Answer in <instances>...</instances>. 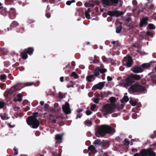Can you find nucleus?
I'll list each match as a JSON object with an SVG mask.
<instances>
[{
    "label": "nucleus",
    "instance_id": "48",
    "mask_svg": "<svg viewBox=\"0 0 156 156\" xmlns=\"http://www.w3.org/2000/svg\"><path fill=\"white\" fill-rule=\"evenodd\" d=\"M13 150L14 151V153L13 155H17L18 154V151L17 149H16L15 147L13 149Z\"/></svg>",
    "mask_w": 156,
    "mask_h": 156
},
{
    "label": "nucleus",
    "instance_id": "57",
    "mask_svg": "<svg viewBox=\"0 0 156 156\" xmlns=\"http://www.w3.org/2000/svg\"><path fill=\"white\" fill-rule=\"evenodd\" d=\"M82 114H80V113H78L77 114V116L76 118V119H77L78 118H80L82 116Z\"/></svg>",
    "mask_w": 156,
    "mask_h": 156
},
{
    "label": "nucleus",
    "instance_id": "24",
    "mask_svg": "<svg viewBox=\"0 0 156 156\" xmlns=\"http://www.w3.org/2000/svg\"><path fill=\"white\" fill-rule=\"evenodd\" d=\"M131 77L133 79V80L134 79L136 80H139L141 78L140 75L136 74H132L131 75Z\"/></svg>",
    "mask_w": 156,
    "mask_h": 156
},
{
    "label": "nucleus",
    "instance_id": "30",
    "mask_svg": "<svg viewBox=\"0 0 156 156\" xmlns=\"http://www.w3.org/2000/svg\"><path fill=\"white\" fill-rule=\"evenodd\" d=\"M150 77L152 80H154L156 78V74L154 73H152L150 74Z\"/></svg>",
    "mask_w": 156,
    "mask_h": 156
},
{
    "label": "nucleus",
    "instance_id": "53",
    "mask_svg": "<svg viewBox=\"0 0 156 156\" xmlns=\"http://www.w3.org/2000/svg\"><path fill=\"white\" fill-rule=\"evenodd\" d=\"M59 98L62 99L63 98L64 95L61 92H59Z\"/></svg>",
    "mask_w": 156,
    "mask_h": 156
},
{
    "label": "nucleus",
    "instance_id": "61",
    "mask_svg": "<svg viewBox=\"0 0 156 156\" xmlns=\"http://www.w3.org/2000/svg\"><path fill=\"white\" fill-rule=\"evenodd\" d=\"M107 79L108 81H111L112 79V78L109 76H108Z\"/></svg>",
    "mask_w": 156,
    "mask_h": 156
},
{
    "label": "nucleus",
    "instance_id": "50",
    "mask_svg": "<svg viewBox=\"0 0 156 156\" xmlns=\"http://www.w3.org/2000/svg\"><path fill=\"white\" fill-rule=\"evenodd\" d=\"M96 107V105L95 104L92 105L90 109L92 111H94Z\"/></svg>",
    "mask_w": 156,
    "mask_h": 156
},
{
    "label": "nucleus",
    "instance_id": "41",
    "mask_svg": "<svg viewBox=\"0 0 156 156\" xmlns=\"http://www.w3.org/2000/svg\"><path fill=\"white\" fill-rule=\"evenodd\" d=\"M6 76L5 74H1L0 76V79L1 80H5L6 78Z\"/></svg>",
    "mask_w": 156,
    "mask_h": 156
},
{
    "label": "nucleus",
    "instance_id": "37",
    "mask_svg": "<svg viewBox=\"0 0 156 156\" xmlns=\"http://www.w3.org/2000/svg\"><path fill=\"white\" fill-rule=\"evenodd\" d=\"M71 76H73L75 79L78 78V76L75 72H73L71 74Z\"/></svg>",
    "mask_w": 156,
    "mask_h": 156
},
{
    "label": "nucleus",
    "instance_id": "11",
    "mask_svg": "<svg viewBox=\"0 0 156 156\" xmlns=\"http://www.w3.org/2000/svg\"><path fill=\"white\" fill-rule=\"evenodd\" d=\"M93 144L96 147L98 146H101L104 147L105 145V143L103 141H101L99 140H97L94 141Z\"/></svg>",
    "mask_w": 156,
    "mask_h": 156
},
{
    "label": "nucleus",
    "instance_id": "14",
    "mask_svg": "<svg viewBox=\"0 0 156 156\" xmlns=\"http://www.w3.org/2000/svg\"><path fill=\"white\" fill-rule=\"evenodd\" d=\"M96 77H94L93 74H91L87 76L86 77V80L87 81L89 82H90L94 80Z\"/></svg>",
    "mask_w": 156,
    "mask_h": 156
},
{
    "label": "nucleus",
    "instance_id": "63",
    "mask_svg": "<svg viewBox=\"0 0 156 156\" xmlns=\"http://www.w3.org/2000/svg\"><path fill=\"white\" fill-rule=\"evenodd\" d=\"M4 63V65L5 67H7L9 66V64L8 63V62H5Z\"/></svg>",
    "mask_w": 156,
    "mask_h": 156
},
{
    "label": "nucleus",
    "instance_id": "21",
    "mask_svg": "<svg viewBox=\"0 0 156 156\" xmlns=\"http://www.w3.org/2000/svg\"><path fill=\"white\" fill-rule=\"evenodd\" d=\"M0 116L2 119L3 120H6L9 118V117L8 116V115L6 113L1 114Z\"/></svg>",
    "mask_w": 156,
    "mask_h": 156
},
{
    "label": "nucleus",
    "instance_id": "10",
    "mask_svg": "<svg viewBox=\"0 0 156 156\" xmlns=\"http://www.w3.org/2000/svg\"><path fill=\"white\" fill-rule=\"evenodd\" d=\"M131 70L135 73H140L144 71L143 69L141 66H135L131 68Z\"/></svg>",
    "mask_w": 156,
    "mask_h": 156
},
{
    "label": "nucleus",
    "instance_id": "38",
    "mask_svg": "<svg viewBox=\"0 0 156 156\" xmlns=\"http://www.w3.org/2000/svg\"><path fill=\"white\" fill-rule=\"evenodd\" d=\"M129 103L133 106H135L137 104V102L136 101H134L132 100H130L129 101Z\"/></svg>",
    "mask_w": 156,
    "mask_h": 156
},
{
    "label": "nucleus",
    "instance_id": "23",
    "mask_svg": "<svg viewBox=\"0 0 156 156\" xmlns=\"http://www.w3.org/2000/svg\"><path fill=\"white\" fill-rule=\"evenodd\" d=\"M151 66V64L149 63H144L141 66L143 69L144 70V69H147Z\"/></svg>",
    "mask_w": 156,
    "mask_h": 156
},
{
    "label": "nucleus",
    "instance_id": "64",
    "mask_svg": "<svg viewBox=\"0 0 156 156\" xmlns=\"http://www.w3.org/2000/svg\"><path fill=\"white\" fill-rule=\"evenodd\" d=\"M152 17H153V18L155 20H156V13H154V14L152 16Z\"/></svg>",
    "mask_w": 156,
    "mask_h": 156
},
{
    "label": "nucleus",
    "instance_id": "60",
    "mask_svg": "<svg viewBox=\"0 0 156 156\" xmlns=\"http://www.w3.org/2000/svg\"><path fill=\"white\" fill-rule=\"evenodd\" d=\"M82 5V2H77V3H76V5L77 6H81Z\"/></svg>",
    "mask_w": 156,
    "mask_h": 156
},
{
    "label": "nucleus",
    "instance_id": "2",
    "mask_svg": "<svg viewBox=\"0 0 156 156\" xmlns=\"http://www.w3.org/2000/svg\"><path fill=\"white\" fill-rule=\"evenodd\" d=\"M115 132V129L111 127L108 125H103L100 126L96 132V136L103 137L106 134H111Z\"/></svg>",
    "mask_w": 156,
    "mask_h": 156
},
{
    "label": "nucleus",
    "instance_id": "42",
    "mask_svg": "<svg viewBox=\"0 0 156 156\" xmlns=\"http://www.w3.org/2000/svg\"><path fill=\"white\" fill-rule=\"evenodd\" d=\"M5 105V103L2 101H0V109L2 108H4Z\"/></svg>",
    "mask_w": 156,
    "mask_h": 156
},
{
    "label": "nucleus",
    "instance_id": "17",
    "mask_svg": "<svg viewBox=\"0 0 156 156\" xmlns=\"http://www.w3.org/2000/svg\"><path fill=\"white\" fill-rule=\"evenodd\" d=\"M29 55H32L34 51V49L32 47H29L24 49Z\"/></svg>",
    "mask_w": 156,
    "mask_h": 156
},
{
    "label": "nucleus",
    "instance_id": "28",
    "mask_svg": "<svg viewBox=\"0 0 156 156\" xmlns=\"http://www.w3.org/2000/svg\"><path fill=\"white\" fill-rule=\"evenodd\" d=\"M98 89L101 90L104 87V83L103 82H99L97 84Z\"/></svg>",
    "mask_w": 156,
    "mask_h": 156
},
{
    "label": "nucleus",
    "instance_id": "9",
    "mask_svg": "<svg viewBox=\"0 0 156 156\" xmlns=\"http://www.w3.org/2000/svg\"><path fill=\"white\" fill-rule=\"evenodd\" d=\"M62 108L63 112L66 114H70L71 112L69 105L68 102H66L65 105H62Z\"/></svg>",
    "mask_w": 156,
    "mask_h": 156
},
{
    "label": "nucleus",
    "instance_id": "29",
    "mask_svg": "<svg viewBox=\"0 0 156 156\" xmlns=\"http://www.w3.org/2000/svg\"><path fill=\"white\" fill-rule=\"evenodd\" d=\"M50 151L51 153H52V156H60V155H58V152H55L53 150V148H50Z\"/></svg>",
    "mask_w": 156,
    "mask_h": 156
},
{
    "label": "nucleus",
    "instance_id": "16",
    "mask_svg": "<svg viewBox=\"0 0 156 156\" xmlns=\"http://www.w3.org/2000/svg\"><path fill=\"white\" fill-rule=\"evenodd\" d=\"M88 150L91 152L93 154H95L97 152V151L94 147L93 145H90L88 147Z\"/></svg>",
    "mask_w": 156,
    "mask_h": 156
},
{
    "label": "nucleus",
    "instance_id": "26",
    "mask_svg": "<svg viewBox=\"0 0 156 156\" xmlns=\"http://www.w3.org/2000/svg\"><path fill=\"white\" fill-rule=\"evenodd\" d=\"M84 124L86 126H89L92 124V122L89 120H86L84 122Z\"/></svg>",
    "mask_w": 156,
    "mask_h": 156
},
{
    "label": "nucleus",
    "instance_id": "19",
    "mask_svg": "<svg viewBox=\"0 0 156 156\" xmlns=\"http://www.w3.org/2000/svg\"><path fill=\"white\" fill-rule=\"evenodd\" d=\"M102 3L106 6H112V4L110 3V0H101Z\"/></svg>",
    "mask_w": 156,
    "mask_h": 156
},
{
    "label": "nucleus",
    "instance_id": "56",
    "mask_svg": "<svg viewBox=\"0 0 156 156\" xmlns=\"http://www.w3.org/2000/svg\"><path fill=\"white\" fill-rule=\"evenodd\" d=\"M45 16L48 18H50L51 16L50 14L49 13H48V12H46L45 14Z\"/></svg>",
    "mask_w": 156,
    "mask_h": 156
},
{
    "label": "nucleus",
    "instance_id": "39",
    "mask_svg": "<svg viewBox=\"0 0 156 156\" xmlns=\"http://www.w3.org/2000/svg\"><path fill=\"white\" fill-rule=\"evenodd\" d=\"M99 153L100 155H102V156H109L107 152H104L103 154V151L102 150H101V152H99Z\"/></svg>",
    "mask_w": 156,
    "mask_h": 156
},
{
    "label": "nucleus",
    "instance_id": "47",
    "mask_svg": "<svg viewBox=\"0 0 156 156\" xmlns=\"http://www.w3.org/2000/svg\"><path fill=\"white\" fill-rule=\"evenodd\" d=\"M100 72L101 73H105L107 71V70L105 69H101L100 67Z\"/></svg>",
    "mask_w": 156,
    "mask_h": 156
},
{
    "label": "nucleus",
    "instance_id": "8",
    "mask_svg": "<svg viewBox=\"0 0 156 156\" xmlns=\"http://www.w3.org/2000/svg\"><path fill=\"white\" fill-rule=\"evenodd\" d=\"M124 12L122 11H119L118 10H113L108 11L107 14L111 17L115 16L118 17L123 15Z\"/></svg>",
    "mask_w": 156,
    "mask_h": 156
},
{
    "label": "nucleus",
    "instance_id": "52",
    "mask_svg": "<svg viewBox=\"0 0 156 156\" xmlns=\"http://www.w3.org/2000/svg\"><path fill=\"white\" fill-rule=\"evenodd\" d=\"M149 9L152 10L155 9V8L154 5L153 4H151L149 8Z\"/></svg>",
    "mask_w": 156,
    "mask_h": 156
},
{
    "label": "nucleus",
    "instance_id": "27",
    "mask_svg": "<svg viewBox=\"0 0 156 156\" xmlns=\"http://www.w3.org/2000/svg\"><path fill=\"white\" fill-rule=\"evenodd\" d=\"M19 25V23L16 21H13L11 23L10 27H16V26Z\"/></svg>",
    "mask_w": 156,
    "mask_h": 156
},
{
    "label": "nucleus",
    "instance_id": "15",
    "mask_svg": "<svg viewBox=\"0 0 156 156\" xmlns=\"http://www.w3.org/2000/svg\"><path fill=\"white\" fill-rule=\"evenodd\" d=\"M148 149H142L140 152V156H148Z\"/></svg>",
    "mask_w": 156,
    "mask_h": 156
},
{
    "label": "nucleus",
    "instance_id": "54",
    "mask_svg": "<svg viewBox=\"0 0 156 156\" xmlns=\"http://www.w3.org/2000/svg\"><path fill=\"white\" fill-rule=\"evenodd\" d=\"M110 100L111 102H114L115 100V98L113 97H111L110 98Z\"/></svg>",
    "mask_w": 156,
    "mask_h": 156
},
{
    "label": "nucleus",
    "instance_id": "45",
    "mask_svg": "<svg viewBox=\"0 0 156 156\" xmlns=\"http://www.w3.org/2000/svg\"><path fill=\"white\" fill-rule=\"evenodd\" d=\"M16 69H19L20 71H23L25 70V68L23 66H22L21 67H17L16 68Z\"/></svg>",
    "mask_w": 156,
    "mask_h": 156
},
{
    "label": "nucleus",
    "instance_id": "40",
    "mask_svg": "<svg viewBox=\"0 0 156 156\" xmlns=\"http://www.w3.org/2000/svg\"><path fill=\"white\" fill-rule=\"evenodd\" d=\"M125 145L128 146L129 144V142L127 139H125L123 142Z\"/></svg>",
    "mask_w": 156,
    "mask_h": 156
},
{
    "label": "nucleus",
    "instance_id": "6",
    "mask_svg": "<svg viewBox=\"0 0 156 156\" xmlns=\"http://www.w3.org/2000/svg\"><path fill=\"white\" fill-rule=\"evenodd\" d=\"M133 63V60L131 56L128 55L124 58L122 62L123 66L127 67H130L132 66Z\"/></svg>",
    "mask_w": 156,
    "mask_h": 156
},
{
    "label": "nucleus",
    "instance_id": "7",
    "mask_svg": "<svg viewBox=\"0 0 156 156\" xmlns=\"http://www.w3.org/2000/svg\"><path fill=\"white\" fill-rule=\"evenodd\" d=\"M113 108L110 106L108 104L105 105L103 107L101 111L103 115H106L114 112Z\"/></svg>",
    "mask_w": 156,
    "mask_h": 156
},
{
    "label": "nucleus",
    "instance_id": "51",
    "mask_svg": "<svg viewBox=\"0 0 156 156\" xmlns=\"http://www.w3.org/2000/svg\"><path fill=\"white\" fill-rule=\"evenodd\" d=\"M146 35L148 36L152 37L153 36V34L152 33L150 32L149 31L147 32Z\"/></svg>",
    "mask_w": 156,
    "mask_h": 156
},
{
    "label": "nucleus",
    "instance_id": "49",
    "mask_svg": "<svg viewBox=\"0 0 156 156\" xmlns=\"http://www.w3.org/2000/svg\"><path fill=\"white\" fill-rule=\"evenodd\" d=\"M98 89V85L96 84L93 86L92 88V90H95L97 89Z\"/></svg>",
    "mask_w": 156,
    "mask_h": 156
},
{
    "label": "nucleus",
    "instance_id": "32",
    "mask_svg": "<svg viewBox=\"0 0 156 156\" xmlns=\"http://www.w3.org/2000/svg\"><path fill=\"white\" fill-rule=\"evenodd\" d=\"M55 139L58 140H61L62 139V136L59 134H57L55 135Z\"/></svg>",
    "mask_w": 156,
    "mask_h": 156
},
{
    "label": "nucleus",
    "instance_id": "36",
    "mask_svg": "<svg viewBox=\"0 0 156 156\" xmlns=\"http://www.w3.org/2000/svg\"><path fill=\"white\" fill-rule=\"evenodd\" d=\"M147 27H148L149 28L150 30L154 29L155 28V26L152 23L149 24Z\"/></svg>",
    "mask_w": 156,
    "mask_h": 156
},
{
    "label": "nucleus",
    "instance_id": "59",
    "mask_svg": "<svg viewBox=\"0 0 156 156\" xmlns=\"http://www.w3.org/2000/svg\"><path fill=\"white\" fill-rule=\"evenodd\" d=\"M132 3L134 5H136L137 4V2L136 0H133L132 1Z\"/></svg>",
    "mask_w": 156,
    "mask_h": 156
},
{
    "label": "nucleus",
    "instance_id": "25",
    "mask_svg": "<svg viewBox=\"0 0 156 156\" xmlns=\"http://www.w3.org/2000/svg\"><path fill=\"white\" fill-rule=\"evenodd\" d=\"M129 100V98L128 96H124L122 99L121 100V102L122 103H124V102H127Z\"/></svg>",
    "mask_w": 156,
    "mask_h": 156
},
{
    "label": "nucleus",
    "instance_id": "4",
    "mask_svg": "<svg viewBox=\"0 0 156 156\" xmlns=\"http://www.w3.org/2000/svg\"><path fill=\"white\" fill-rule=\"evenodd\" d=\"M10 10L8 11L7 9L2 6L0 7V14L4 16H6L8 15L11 19H15L16 16V11L15 9L13 8H11Z\"/></svg>",
    "mask_w": 156,
    "mask_h": 156
},
{
    "label": "nucleus",
    "instance_id": "58",
    "mask_svg": "<svg viewBox=\"0 0 156 156\" xmlns=\"http://www.w3.org/2000/svg\"><path fill=\"white\" fill-rule=\"evenodd\" d=\"M50 10V7H49V5H48L47 7V8L46 10V12H48Z\"/></svg>",
    "mask_w": 156,
    "mask_h": 156
},
{
    "label": "nucleus",
    "instance_id": "44",
    "mask_svg": "<svg viewBox=\"0 0 156 156\" xmlns=\"http://www.w3.org/2000/svg\"><path fill=\"white\" fill-rule=\"evenodd\" d=\"M89 13V12H85V15L87 19H90V16Z\"/></svg>",
    "mask_w": 156,
    "mask_h": 156
},
{
    "label": "nucleus",
    "instance_id": "33",
    "mask_svg": "<svg viewBox=\"0 0 156 156\" xmlns=\"http://www.w3.org/2000/svg\"><path fill=\"white\" fill-rule=\"evenodd\" d=\"M110 1L112 6H115L119 2L118 0H110Z\"/></svg>",
    "mask_w": 156,
    "mask_h": 156
},
{
    "label": "nucleus",
    "instance_id": "5",
    "mask_svg": "<svg viewBox=\"0 0 156 156\" xmlns=\"http://www.w3.org/2000/svg\"><path fill=\"white\" fill-rule=\"evenodd\" d=\"M33 83L32 82L27 83H18L16 85L12 87L11 90H12L14 88L13 91H15L19 90L24 87L25 86H30L33 84Z\"/></svg>",
    "mask_w": 156,
    "mask_h": 156
},
{
    "label": "nucleus",
    "instance_id": "18",
    "mask_svg": "<svg viewBox=\"0 0 156 156\" xmlns=\"http://www.w3.org/2000/svg\"><path fill=\"white\" fill-rule=\"evenodd\" d=\"M148 156H156V153L153 151L151 148H148Z\"/></svg>",
    "mask_w": 156,
    "mask_h": 156
},
{
    "label": "nucleus",
    "instance_id": "46",
    "mask_svg": "<svg viewBox=\"0 0 156 156\" xmlns=\"http://www.w3.org/2000/svg\"><path fill=\"white\" fill-rule=\"evenodd\" d=\"M75 2V0L68 1L66 2V4L68 5H70L72 3Z\"/></svg>",
    "mask_w": 156,
    "mask_h": 156
},
{
    "label": "nucleus",
    "instance_id": "3",
    "mask_svg": "<svg viewBox=\"0 0 156 156\" xmlns=\"http://www.w3.org/2000/svg\"><path fill=\"white\" fill-rule=\"evenodd\" d=\"M38 114V112L33 113L32 116H29L27 119L26 121L27 124L29 126H32L33 128H37L40 124L39 121L36 118Z\"/></svg>",
    "mask_w": 156,
    "mask_h": 156
},
{
    "label": "nucleus",
    "instance_id": "12",
    "mask_svg": "<svg viewBox=\"0 0 156 156\" xmlns=\"http://www.w3.org/2000/svg\"><path fill=\"white\" fill-rule=\"evenodd\" d=\"M148 20V18L146 17L143 18L142 20L140 21L139 24L140 26L141 27H143L144 26H146L147 24V21Z\"/></svg>",
    "mask_w": 156,
    "mask_h": 156
},
{
    "label": "nucleus",
    "instance_id": "13",
    "mask_svg": "<svg viewBox=\"0 0 156 156\" xmlns=\"http://www.w3.org/2000/svg\"><path fill=\"white\" fill-rule=\"evenodd\" d=\"M100 67H97L94 71V77H96L100 75Z\"/></svg>",
    "mask_w": 156,
    "mask_h": 156
},
{
    "label": "nucleus",
    "instance_id": "55",
    "mask_svg": "<svg viewBox=\"0 0 156 156\" xmlns=\"http://www.w3.org/2000/svg\"><path fill=\"white\" fill-rule=\"evenodd\" d=\"M92 113V112L90 110H87L86 112V114L87 115H90Z\"/></svg>",
    "mask_w": 156,
    "mask_h": 156
},
{
    "label": "nucleus",
    "instance_id": "62",
    "mask_svg": "<svg viewBox=\"0 0 156 156\" xmlns=\"http://www.w3.org/2000/svg\"><path fill=\"white\" fill-rule=\"evenodd\" d=\"M83 111V110L81 108H79L77 110V112L78 113H80Z\"/></svg>",
    "mask_w": 156,
    "mask_h": 156
},
{
    "label": "nucleus",
    "instance_id": "35",
    "mask_svg": "<svg viewBox=\"0 0 156 156\" xmlns=\"http://www.w3.org/2000/svg\"><path fill=\"white\" fill-rule=\"evenodd\" d=\"M57 119V117L56 119H53L51 118H50L49 119V122L50 123H55L56 122V119Z\"/></svg>",
    "mask_w": 156,
    "mask_h": 156
},
{
    "label": "nucleus",
    "instance_id": "34",
    "mask_svg": "<svg viewBox=\"0 0 156 156\" xmlns=\"http://www.w3.org/2000/svg\"><path fill=\"white\" fill-rule=\"evenodd\" d=\"M122 29V26L121 25H119L118 27H117L116 29V32L117 33H121Z\"/></svg>",
    "mask_w": 156,
    "mask_h": 156
},
{
    "label": "nucleus",
    "instance_id": "43",
    "mask_svg": "<svg viewBox=\"0 0 156 156\" xmlns=\"http://www.w3.org/2000/svg\"><path fill=\"white\" fill-rule=\"evenodd\" d=\"M93 99H94L93 101L96 104L98 103L100 100L99 98H93Z\"/></svg>",
    "mask_w": 156,
    "mask_h": 156
},
{
    "label": "nucleus",
    "instance_id": "31",
    "mask_svg": "<svg viewBox=\"0 0 156 156\" xmlns=\"http://www.w3.org/2000/svg\"><path fill=\"white\" fill-rule=\"evenodd\" d=\"M24 31V28L23 27H20L17 28L16 30V32L18 33H22Z\"/></svg>",
    "mask_w": 156,
    "mask_h": 156
},
{
    "label": "nucleus",
    "instance_id": "1",
    "mask_svg": "<svg viewBox=\"0 0 156 156\" xmlns=\"http://www.w3.org/2000/svg\"><path fill=\"white\" fill-rule=\"evenodd\" d=\"M134 82V80L131 77H129L126 79L124 83V85L126 87L130 86L129 89V90L130 92L142 93H146L147 89L145 87L137 83L133 84Z\"/></svg>",
    "mask_w": 156,
    "mask_h": 156
},
{
    "label": "nucleus",
    "instance_id": "20",
    "mask_svg": "<svg viewBox=\"0 0 156 156\" xmlns=\"http://www.w3.org/2000/svg\"><path fill=\"white\" fill-rule=\"evenodd\" d=\"M27 53L25 50L22 51L20 53L22 58L24 59H26L28 57Z\"/></svg>",
    "mask_w": 156,
    "mask_h": 156
},
{
    "label": "nucleus",
    "instance_id": "22",
    "mask_svg": "<svg viewBox=\"0 0 156 156\" xmlns=\"http://www.w3.org/2000/svg\"><path fill=\"white\" fill-rule=\"evenodd\" d=\"M23 96L20 93L18 94L17 95V100H15L14 101L16 102V101H19V102H21L22 100V98Z\"/></svg>",
    "mask_w": 156,
    "mask_h": 156
}]
</instances>
